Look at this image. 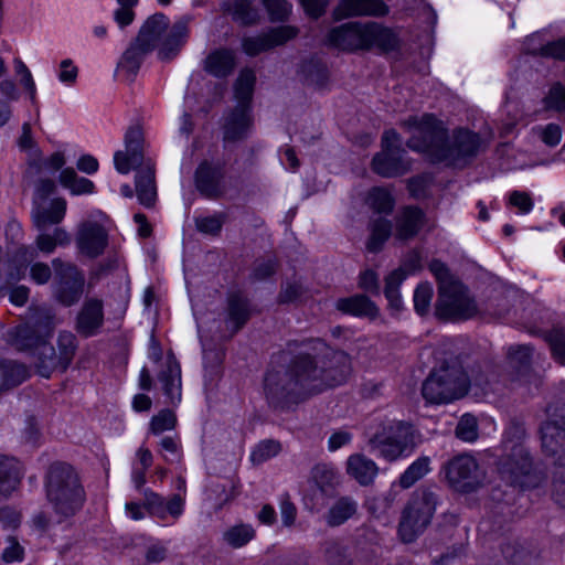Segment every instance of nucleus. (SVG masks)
Instances as JSON below:
<instances>
[{
  "label": "nucleus",
  "instance_id": "nucleus-25",
  "mask_svg": "<svg viewBox=\"0 0 565 565\" xmlns=\"http://www.w3.org/2000/svg\"><path fill=\"white\" fill-rule=\"evenodd\" d=\"M252 308L249 300L239 291L231 292L227 298V324L235 333L249 320Z\"/></svg>",
  "mask_w": 565,
  "mask_h": 565
},
{
  "label": "nucleus",
  "instance_id": "nucleus-21",
  "mask_svg": "<svg viewBox=\"0 0 565 565\" xmlns=\"http://www.w3.org/2000/svg\"><path fill=\"white\" fill-rule=\"evenodd\" d=\"M143 160V134L140 128H130L125 136V150L114 154V164L121 174H128L132 168Z\"/></svg>",
  "mask_w": 565,
  "mask_h": 565
},
{
  "label": "nucleus",
  "instance_id": "nucleus-26",
  "mask_svg": "<svg viewBox=\"0 0 565 565\" xmlns=\"http://www.w3.org/2000/svg\"><path fill=\"white\" fill-rule=\"evenodd\" d=\"M22 476L23 468L19 460L0 455V495L8 497L15 491Z\"/></svg>",
  "mask_w": 565,
  "mask_h": 565
},
{
  "label": "nucleus",
  "instance_id": "nucleus-12",
  "mask_svg": "<svg viewBox=\"0 0 565 565\" xmlns=\"http://www.w3.org/2000/svg\"><path fill=\"white\" fill-rule=\"evenodd\" d=\"M436 509V498L433 492H416L408 501L398 526L403 542H413L430 523Z\"/></svg>",
  "mask_w": 565,
  "mask_h": 565
},
{
  "label": "nucleus",
  "instance_id": "nucleus-11",
  "mask_svg": "<svg viewBox=\"0 0 565 565\" xmlns=\"http://www.w3.org/2000/svg\"><path fill=\"white\" fill-rule=\"evenodd\" d=\"M541 440L545 455L555 457V463L562 469L559 478L553 482V498L556 504L565 508V415L542 425Z\"/></svg>",
  "mask_w": 565,
  "mask_h": 565
},
{
  "label": "nucleus",
  "instance_id": "nucleus-64",
  "mask_svg": "<svg viewBox=\"0 0 565 565\" xmlns=\"http://www.w3.org/2000/svg\"><path fill=\"white\" fill-rule=\"evenodd\" d=\"M542 53L545 56L565 61V36L545 44Z\"/></svg>",
  "mask_w": 565,
  "mask_h": 565
},
{
  "label": "nucleus",
  "instance_id": "nucleus-43",
  "mask_svg": "<svg viewBox=\"0 0 565 565\" xmlns=\"http://www.w3.org/2000/svg\"><path fill=\"white\" fill-rule=\"evenodd\" d=\"M430 459L428 457H420L416 459L401 476L399 484L402 488L407 489L416 481L422 479L430 470Z\"/></svg>",
  "mask_w": 565,
  "mask_h": 565
},
{
  "label": "nucleus",
  "instance_id": "nucleus-15",
  "mask_svg": "<svg viewBox=\"0 0 565 565\" xmlns=\"http://www.w3.org/2000/svg\"><path fill=\"white\" fill-rule=\"evenodd\" d=\"M481 145L482 141L478 134L463 128L455 129L450 137H446L437 162L447 166H463L477 156Z\"/></svg>",
  "mask_w": 565,
  "mask_h": 565
},
{
  "label": "nucleus",
  "instance_id": "nucleus-13",
  "mask_svg": "<svg viewBox=\"0 0 565 565\" xmlns=\"http://www.w3.org/2000/svg\"><path fill=\"white\" fill-rule=\"evenodd\" d=\"M52 266L55 271L52 284L53 299L64 306L72 307L79 301L84 294L85 275L74 263L54 258Z\"/></svg>",
  "mask_w": 565,
  "mask_h": 565
},
{
  "label": "nucleus",
  "instance_id": "nucleus-55",
  "mask_svg": "<svg viewBox=\"0 0 565 565\" xmlns=\"http://www.w3.org/2000/svg\"><path fill=\"white\" fill-rule=\"evenodd\" d=\"M544 106L556 111L565 110V86L562 83L557 82L551 86L544 97Z\"/></svg>",
  "mask_w": 565,
  "mask_h": 565
},
{
  "label": "nucleus",
  "instance_id": "nucleus-14",
  "mask_svg": "<svg viewBox=\"0 0 565 565\" xmlns=\"http://www.w3.org/2000/svg\"><path fill=\"white\" fill-rule=\"evenodd\" d=\"M405 150L401 146V136L394 129L385 130L382 136V150L372 160V170L383 178H395L409 170L404 159Z\"/></svg>",
  "mask_w": 565,
  "mask_h": 565
},
{
  "label": "nucleus",
  "instance_id": "nucleus-33",
  "mask_svg": "<svg viewBox=\"0 0 565 565\" xmlns=\"http://www.w3.org/2000/svg\"><path fill=\"white\" fill-rule=\"evenodd\" d=\"M311 479L323 495H331L340 484V475L328 463H318L311 470Z\"/></svg>",
  "mask_w": 565,
  "mask_h": 565
},
{
  "label": "nucleus",
  "instance_id": "nucleus-41",
  "mask_svg": "<svg viewBox=\"0 0 565 565\" xmlns=\"http://www.w3.org/2000/svg\"><path fill=\"white\" fill-rule=\"evenodd\" d=\"M406 279V273L402 268L393 270L385 279L384 294L390 307L398 310L402 307L399 286Z\"/></svg>",
  "mask_w": 565,
  "mask_h": 565
},
{
  "label": "nucleus",
  "instance_id": "nucleus-18",
  "mask_svg": "<svg viewBox=\"0 0 565 565\" xmlns=\"http://www.w3.org/2000/svg\"><path fill=\"white\" fill-rule=\"evenodd\" d=\"M224 163L203 160L194 173L195 188L201 195L215 200L223 195L225 190Z\"/></svg>",
  "mask_w": 565,
  "mask_h": 565
},
{
  "label": "nucleus",
  "instance_id": "nucleus-35",
  "mask_svg": "<svg viewBox=\"0 0 565 565\" xmlns=\"http://www.w3.org/2000/svg\"><path fill=\"white\" fill-rule=\"evenodd\" d=\"M151 50H145L140 41V32L134 44H131L122 54L118 68L127 74L128 77H134L143 61L146 54L150 53Z\"/></svg>",
  "mask_w": 565,
  "mask_h": 565
},
{
  "label": "nucleus",
  "instance_id": "nucleus-28",
  "mask_svg": "<svg viewBox=\"0 0 565 565\" xmlns=\"http://www.w3.org/2000/svg\"><path fill=\"white\" fill-rule=\"evenodd\" d=\"M159 381L162 383L164 394L171 403L181 399V366L173 355H168L166 369L161 371Z\"/></svg>",
  "mask_w": 565,
  "mask_h": 565
},
{
  "label": "nucleus",
  "instance_id": "nucleus-44",
  "mask_svg": "<svg viewBox=\"0 0 565 565\" xmlns=\"http://www.w3.org/2000/svg\"><path fill=\"white\" fill-rule=\"evenodd\" d=\"M2 385L7 388L20 385L29 377L25 365L9 361L3 364Z\"/></svg>",
  "mask_w": 565,
  "mask_h": 565
},
{
  "label": "nucleus",
  "instance_id": "nucleus-19",
  "mask_svg": "<svg viewBox=\"0 0 565 565\" xmlns=\"http://www.w3.org/2000/svg\"><path fill=\"white\" fill-rule=\"evenodd\" d=\"M367 22H348L328 34L329 45L341 51H367Z\"/></svg>",
  "mask_w": 565,
  "mask_h": 565
},
{
  "label": "nucleus",
  "instance_id": "nucleus-50",
  "mask_svg": "<svg viewBox=\"0 0 565 565\" xmlns=\"http://www.w3.org/2000/svg\"><path fill=\"white\" fill-rule=\"evenodd\" d=\"M271 22L286 21L291 13L292 6L288 0H262Z\"/></svg>",
  "mask_w": 565,
  "mask_h": 565
},
{
  "label": "nucleus",
  "instance_id": "nucleus-36",
  "mask_svg": "<svg viewBox=\"0 0 565 565\" xmlns=\"http://www.w3.org/2000/svg\"><path fill=\"white\" fill-rule=\"evenodd\" d=\"M358 510V503L350 497L339 498L329 509L326 521L330 526H338L352 518Z\"/></svg>",
  "mask_w": 565,
  "mask_h": 565
},
{
  "label": "nucleus",
  "instance_id": "nucleus-59",
  "mask_svg": "<svg viewBox=\"0 0 565 565\" xmlns=\"http://www.w3.org/2000/svg\"><path fill=\"white\" fill-rule=\"evenodd\" d=\"M541 140L548 147H556L562 139V128L557 124H547L537 128Z\"/></svg>",
  "mask_w": 565,
  "mask_h": 565
},
{
  "label": "nucleus",
  "instance_id": "nucleus-8",
  "mask_svg": "<svg viewBox=\"0 0 565 565\" xmlns=\"http://www.w3.org/2000/svg\"><path fill=\"white\" fill-rule=\"evenodd\" d=\"M504 456L501 472L515 487L524 488L530 473V458L526 433L523 427L512 424L504 433Z\"/></svg>",
  "mask_w": 565,
  "mask_h": 565
},
{
  "label": "nucleus",
  "instance_id": "nucleus-60",
  "mask_svg": "<svg viewBox=\"0 0 565 565\" xmlns=\"http://www.w3.org/2000/svg\"><path fill=\"white\" fill-rule=\"evenodd\" d=\"M78 75V68L71 58H65L60 63L57 74L58 81L66 86L75 84Z\"/></svg>",
  "mask_w": 565,
  "mask_h": 565
},
{
  "label": "nucleus",
  "instance_id": "nucleus-23",
  "mask_svg": "<svg viewBox=\"0 0 565 565\" xmlns=\"http://www.w3.org/2000/svg\"><path fill=\"white\" fill-rule=\"evenodd\" d=\"M388 11L383 0H340L332 17L340 21L352 17H384Z\"/></svg>",
  "mask_w": 565,
  "mask_h": 565
},
{
  "label": "nucleus",
  "instance_id": "nucleus-17",
  "mask_svg": "<svg viewBox=\"0 0 565 565\" xmlns=\"http://www.w3.org/2000/svg\"><path fill=\"white\" fill-rule=\"evenodd\" d=\"M446 478L456 491L470 492L480 486L484 473L473 456L463 454L447 463Z\"/></svg>",
  "mask_w": 565,
  "mask_h": 565
},
{
  "label": "nucleus",
  "instance_id": "nucleus-40",
  "mask_svg": "<svg viewBox=\"0 0 565 565\" xmlns=\"http://www.w3.org/2000/svg\"><path fill=\"white\" fill-rule=\"evenodd\" d=\"M370 238L366 243L369 252H379L384 243L388 239L392 232V224L390 221L379 217L370 224Z\"/></svg>",
  "mask_w": 565,
  "mask_h": 565
},
{
  "label": "nucleus",
  "instance_id": "nucleus-47",
  "mask_svg": "<svg viewBox=\"0 0 565 565\" xmlns=\"http://www.w3.org/2000/svg\"><path fill=\"white\" fill-rule=\"evenodd\" d=\"M281 450V445L277 440L266 439L260 441L250 452V460L254 465H260L270 458L277 456Z\"/></svg>",
  "mask_w": 565,
  "mask_h": 565
},
{
  "label": "nucleus",
  "instance_id": "nucleus-32",
  "mask_svg": "<svg viewBox=\"0 0 565 565\" xmlns=\"http://www.w3.org/2000/svg\"><path fill=\"white\" fill-rule=\"evenodd\" d=\"M335 307L339 311L355 317L375 318L377 316L376 306L363 295L341 298L337 301Z\"/></svg>",
  "mask_w": 565,
  "mask_h": 565
},
{
  "label": "nucleus",
  "instance_id": "nucleus-46",
  "mask_svg": "<svg viewBox=\"0 0 565 565\" xmlns=\"http://www.w3.org/2000/svg\"><path fill=\"white\" fill-rule=\"evenodd\" d=\"M233 18L244 25L257 22L259 13L254 7V0H235L233 4Z\"/></svg>",
  "mask_w": 565,
  "mask_h": 565
},
{
  "label": "nucleus",
  "instance_id": "nucleus-30",
  "mask_svg": "<svg viewBox=\"0 0 565 565\" xmlns=\"http://www.w3.org/2000/svg\"><path fill=\"white\" fill-rule=\"evenodd\" d=\"M236 64L235 54L228 49H218L211 52L204 63V70L218 78L228 76Z\"/></svg>",
  "mask_w": 565,
  "mask_h": 565
},
{
  "label": "nucleus",
  "instance_id": "nucleus-7",
  "mask_svg": "<svg viewBox=\"0 0 565 565\" xmlns=\"http://www.w3.org/2000/svg\"><path fill=\"white\" fill-rule=\"evenodd\" d=\"M401 127L409 134L406 146L411 150L423 153L433 162H437L448 130L443 120L433 114L413 115L403 120Z\"/></svg>",
  "mask_w": 565,
  "mask_h": 565
},
{
  "label": "nucleus",
  "instance_id": "nucleus-27",
  "mask_svg": "<svg viewBox=\"0 0 565 565\" xmlns=\"http://www.w3.org/2000/svg\"><path fill=\"white\" fill-rule=\"evenodd\" d=\"M377 472V465L364 455L354 454L347 460V473L361 486L371 484Z\"/></svg>",
  "mask_w": 565,
  "mask_h": 565
},
{
  "label": "nucleus",
  "instance_id": "nucleus-31",
  "mask_svg": "<svg viewBox=\"0 0 565 565\" xmlns=\"http://www.w3.org/2000/svg\"><path fill=\"white\" fill-rule=\"evenodd\" d=\"M136 192L143 206L151 207L154 204L157 196L154 169L149 163L136 174Z\"/></svg>",
  "mask_w": 565,
  "mask_h": 565
},
{
  "label": "nucleus",
  "instance_id": "nucleus-49",
  "mask_svg": "<svg viewBox=\"0 0 565 565\" xmlns=\"http://www.w3.org/2000/svg\"><path fill=\"white\" fill-rule=\"evenodd\" d=\"M145 509L159 521L164 522L167 520V502L161 495L151 490L145 491Z\"/></svg>",
  "mask_w": 565,
  "mask_h": 565
},
{
  "label": "nucleus",
  "instance_id": "nucleus-58",
  "mask_svg": "<svg viewBox=\"0 0 565 565\" xmlns=\"http://www.w3.org/2000/svg\"><path fill=\"white\" fill-rule=\"evenodd\" d=\"M15 72L20 76V84L29 93L30 98L34 100L36 95V86L30 70L21 60L15 61Z\"/></svg>",
  "mask_w": 565,
  "mask_h": 565
},
{
  "label": "nucleus",
  "instance_id": "nucleus-63",
  "mask_svg": "<svg viewBox=\"0 0 565 565\" xmlns=\"http://www.w3.org/2000/svg\"><path fill=\"white\" fill-rule=\"evenodd\" d=\"M30 277L36 285H45L52 277L51 267L45 263H34L30 267Z\"/></svg>",
  "mask_w": 565,
  "mask_h": 565
},
{
  "label": "nucleus",
  "instance_id": "nucleus-10",
  "mask_svg": "<svg viewBox=\"0 0 565 565\" xmlns=\"http://www.w3.org/2000/svg\"><path fill=\"white\" fill-rule=\"evenodd\" d=\"M411 426L401 420L380 422L366 430L369 445L384 459L393 461L407 448Z\"/></svg>",
  "mask_w": 565,
  "mask_h": 565
},
{
  "label": "nucleus",
  "instance_id": "nucleus-20",
  "mask_svg": "<svg viewBox=\"0 0 565 565\" xmlns=\"http://www.w3.org/2000/svg\"><path fill=\"white\" fill-rule=\"evenodd\" d=\"M298 29L292 25H280L255 36L244 38L243 51L249 56H256L275 46L282 45L298 35Z\"/></svg>",
  "mask_w": 565,
  "mask_h": 565
},
{
  "label": "nucleus",
  "instance_id": "nucleus-56",
  "mask_svg": "<svg viewBox=\"0 0 565 565\" xmlns=\"http://www.w3.org/2000/svg\"><path fill=\"white\" fill-rule=\"evenodd\" d=\"M177 423L174 413L170 409H162L154 415L150 423V430L154 435L162 434L166 430L173 429Z\"/></svg>",
  "mask_w": 565,
  "mask_h": 565
},
{
  "label": "nucleus",
  "instance_id": "nucleus-39",
  "mask_svg": "<svg viewBox=\"0 0 565 565\" xmlns=\"http://www.w3.org/2000/svg\"><path fill=\"white\" fill-rule=\"evenodd\" d=\"M366 203L379 214H390L394 209L395 200L390 190L374 186L367 193Z\"/></svg>",
  "mask_w": 565,
  "mask_h": 565
},
{
  "label": "nucleus",
  "instance_id": "nucleus-16",
  "mask_svg": "<svg viewBox=\"0 0 565 565\" xmlns=\"http://www.w3.org/2000/svg\"><path fill=\"white\" fill-rule=\"evenodd\" d=\"M109 231L105 223L96 220L79 223L75 234L78 254L89 259L102 256L109 245Z\"/></svg>",
  "mask_w": 565,
  "mask_h": 565
},
{
  "label": "nucleus",
  "instance_id": "nucleus-51",
  "mask_svg": "<svg viewBox=\"0 0 565 565\" xmlns=\"http://www.w3.org/2000/svg\"><path fill=\"white\" fill-rule=\"evenodd\" d=\"M456 436L462 441H476L478 438V423L476 417L468 414L463 415L456 427Z\"/></svg>",
  "mask_w": 565,
  "mask_h": 565
},
{
  "label": "nucleus",
  "instance_id": "nucleus-22",
  "mask_svg": "<svg viewBox=\"0 0 565 565\" xmlns=\"http://www.w3.org/2000/svg\"><path fill=\"white\" fill-rule=\"evenodd\" d=\"M104 323V301L97 297L86 298L76 316V331L84 338H92L100 332Z\"/></svg>",
  "mask_w": 565,
  "mask_h": 565
},
{
  "label": "nucleus",
  "instance_id": "nucleus-5",
  "mask_svg": "<svg viewBox=\"0 0 565 565\" xmlns=\"http://www.w3.org/2000/svg\"><path fill=\"white\" fill-rule=\"evenodd\" d=\"M487 392V383L471 380L459 364H447L434 370L424 381L422 395L428 404H449L463 397L471 384Z\"/></svg>",
  "mask_w": 565,
  "mask_h": 565
},
{
  "label": "nucleus",
  "instance_id": "nucleus-57",
  "mask_svg": "<svg viewBox=\"0 0 565 565\" xmlns=\"http://www.w3.org/2000/svg\"><path fill=\"white\" fill-rule=\"evenodd\" d=\"M119 8L114 12V20L119 28H125L132 23L135 19L134 8L139 0H117Z\"/></svg>",
  "mask_w": 565,
  "mask_h": 565
},
{
  "label": "nucleus",
  "instance_id": "nucleus-34",
  "mask_svg": "<svg viewBox=\"0 0 565 565\" xmlns=\"http://www.w3.org/2000/svg\"><path fill=\"white\" fill-rule=\"evenodd\" d=\"M66 200L63 198L53 199L47 209L38 207L33 212L34 224L38 228L46 225L60 224L66 214Z\"/></svg>",
  "mask_w": 565,
  "mask_h": 565
},
{
  "label": "nucleus",
  "instance_id": "nucleus-61",
  "mask_svg": "<svg viewBox=\"0 0 565 565\" xmlns=\"http://www.w3.org/2000/svg\"><path fill=\"white\" fill-rule=\"evenodd\" d=\"M277 269V263L275 259L268 258L257 260L255 263L252 277L254 280H264L275 274Z\"/></svg>",
  "mask_w": 565,
  "mask_h": 565
},
{
  "label": "nucleus",
  "instance_id": "nucleus-45",
  "mask_svg": "<svg viewBox=\"0 0 565 565\" xmlns=\"http://www.w3.org/2000/svg\"><path fill=\"white\" fill-rule=\"evenodd\" d=\"M36 257L33 248L21 246L18 248L12 262L13 269L10 271L12 280H20L24 277L28 265Z\"/></svg>",
  "mask_w": 565,
  "mask_h": 565
},
{
  "label": "nucleus",
  "instance_id": "nucleus-1",
  "mask_svg": "<svg viewBox=\"0 0 565 565\" xmlns=\"http://www.w3.org/2000/svg\"><path fill=\"white\" fill-rule=\"evenodd\" d=\"M271 363H288L287 369L273 365L265 375V395L275 407H287L342 385L351 374L350 356L321 339L290 342L287 350L273 356Z\"/></svg>",
  "mask_w": 565,
  "mask_h": 565
},
{
  "label": "nucleus",
  "instance_id": "nucleus-42",
  "mask_svg": "<svg viewBox=\"0 0 565 565\" xmlns=\"http://www.w3.org/2000/svg\"><path fill=\"white\" fill-rule=\"evenodd\" d=\"M255 537V530L249 524H236L223 533L224 542L233 548H241Z\"/></svg>",
  "mask_w": 565,
  "mask_h": 565
},
{
  "label": "nucleus",
  "instance_id": "nucleus-29",
  "mask_svg": "<svg viewBox=\"0 0 565 565\" xmlns=\"http://www.w3.org/2000/svg\"><path fill=\"white\" fill-rule=\"evenodd\" d=\"M367 51L375 47L383 52H391L398 47L397 34L387 26L377 22H367Z\"/></svg>",
  "mask_w": 565,
  "mask_h": 565
},
{
  "label": "nucleus",
  "instance_id": "nucleus-6",
  "mask_svg": "<svg viewBox=\"0 0 565 565\" xmlns=\"http://www.w3.org/2000/svg\"><path fill=\"white\" fill-rule=\"evenodd\" d=\"M256 75L253 70L244 68L234 85L236 107L225 117L223 125L225 142L245 140L253 131L254 119L250 102L254 93Z\"/></svg>",
  "mask_w": 565,
  "mask_h": 565
},
{
  "label": "nucleus",
  "instance_id": "nucleus-24",
  "mask_svg": "<svg viewBox=\"0 0 565 565\" xmlns=\"http://www.w3.org/2000/svg\"><path fill=\"white\" fill-rule=\"evenodd\" d=\"M427 224L424 210L416 205L403 206L394 220V235L399 241L414 238Z\"/></svg>",
  "mask_w": 565,
  "mask_h": 565
},
{
  "label": "nucleus",
  "instance_id": "nucleus-52",
  "mask_svg": "<svg viewBox=\"0 0 565 565\" xmlns=\"http://www.w3.org/2000/svg\"><path fill=\"white\" fill-rule=\"evenodd\" d=\"M553 358L562 365H565V330L552 329L547 334Z\"/></svg>",
  "mask_w": 565,
  "mask_h": 565
},
{
  "label": "nucleus",
  "instance_id": "nucleus-53",
  "mask_svg": "<svg viewBox=\"0 0 565 565\" xmlns=\"http://www.w3.org/2000/svg\"><path fill=\"white\" fill-rule=\"evenodd\" d=\"M434 290L430 284L422 282L414 291V308L415 311L424 316L428 312Z\"/></svg>",
  "mask_w": 565,
  "mask_h": 565
},
{
  "label": "nucleus",
  "instance_id": "nucleus-4",
  "mask_svg": "<svg viewBox=\"0 0 565 565\" xmlns=\"http://www.w3.org/2000/svg\"><path fill=\"white\" fill-rule=\"evenodd\" d=\"M45 491L55 512L63 518L74 515L86 500L77 472L72 466L63 462L51 465L45 479Z\"/></svg>",
  "mask_w": 565,
  "mask_h": 565
},
{
  "label": "nucleus",
  "instance_id": "nucleus-9",
  "mask_svg": "<svg viewBox=\"0 0 565 565\" xmlns=\"http://www.w3.org/2000/svg\"><path fill=\"white\" fill-rule=\"evenodd\" d=\"M435 315L445 321H466L483 317L484 310L476 301L469 288L460 281L438 287Z\"/></svg>",
  "mask_w": 565,
  "mask_h": 565
},
{
  "label": "nucleus",
  "instance_id": "nucleus-37",
  "mask_svg": "<svg viewBox=\"0 0 565 565\" xmlns=\"http://www.w3.org/2000/svg\"><path fill=\"white\" fill-rule=\"evenodd\" d=\"M60 183L73 195L92 194L95 192L93 181L78 177L73 168H65L60 173Z\"/></svg>",
  "mask_w": 565,
  "mask_h": 565
},
{
  "label": "nucleus",
  "instance_id": "nucleus-62",
  "mask_svg": "<svg viewBox=\"0 0 565 565\" xmlns=\"http://www.w3.org/2000/svg\"><path fill=\"white\" fill-rule=\"evenodd\" d=\"M0 523L3 530H15L21 524V513L10 507L0 508Z\"/></svg>",
  "mask_w": 565,
  "mask_h": 565
},
{
  "label": "nucleus",
  "instance_id": "nucleus-38",
  "mask_svg": "<svg viewBox=\"0 0 565 565\" xmlns=\"http://www.w3.org/2000/svg\"><path fill=\"white\" fill-rule=\"evenodd\" d=\"M35 244L40 252L52 254L57 246H68L71 244V235L63 227H56L52 234H40L35 239Z\"/></svg>",
  "mask_w": 565,
  "mask_h": 565
},
{
  "label": "nucleus",
  "instance_id": "nucleus-2",
  "mask_svg": "<svg viewBox=\"0 0 565 565\" xmlns=\"http://www.w3.org/2000/svg\"><path fill=\"white\" fill-rule=\"evenodd\" d=\"M55 329V313L45 305H31L28 320L7 333V341L18 351L35 358V366L43 377H50L55 369L65 371L77 350L76 337L71 331H61L57 338L58 354L50 343Z\"/></svg>",
  "mask_w": 565,
  "mask_h": 565
},
{
  "label": "nucleus",
  "instance_id": "nucleus-3",
  "mask_svg": "<svg viewBox=\"0 0 565 565\" xmlns=\"http://www.w3.org/2000/svg\"><path fill=\"white\" fill-rule=\"evenodd\" d=\"M190 19L183 17L170 24L163 13L149 17L140 29V41L145 50L157 51L161 61L173 60L182 50L189 38Z\"/></svg>",
  "mask_w": 565,
  "mask_h": 565
},
{
  "label": "nucleus",
  "instance_id": "nucleus-48",
  "mask_svg": "<svg viewBox=\"0 0 565 565\" xmlns=\"http://www.w3.org/2000/svg\"><path fill=\"white\" fill-rule=\"evenodd\" d=\"M226 220V214L223 212L214 213L212 215L199 216L195 218V225L199 232L210 235H217Z\"/></svg>",
  "mask_w": 565,
  "mask_h": 565
},
{
  "label": "nucleus",
  "instance_id": "nucleus-54",
  "mask_svg": "<svg viewBox=\"0 0 565 565\" xmlns=\"http://www.w3.org/2000/svg\"><path fill=\"white\" fill-rule=\"evenodd\" d=\"M508 362L511 367L522 372L530 365V348L526 345H512L508 352Z\"/></svg>",
  "mask_w": 565,
  "mask_h": 565
}]
</instances>
